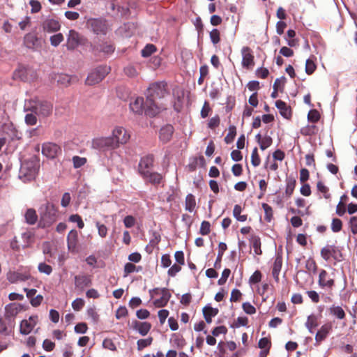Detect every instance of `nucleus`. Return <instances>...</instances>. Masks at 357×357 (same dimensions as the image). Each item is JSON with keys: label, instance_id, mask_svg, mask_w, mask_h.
Instances as JSON below:
<instances>
[{"label": "nucleus", "instance_id": "f257e3e1", "mask_svg": "<svg viewBox=\"0 0 357 357\" xmlns=\"http://www.w3.org/2000/svg\"><path fill=\"white\" fill-rule=\"evenodd\" d=\"M167 84L165 82H156L150 84L145 92L146 109L145 114L150 117L155 116L160 112V107L157 105L156 100L165 97L167 93Z\"/></svg>", "mask_w": 357, "mask_h": 357}, {"label": "nucleus", "instance_id": "f03ea898", "mask_svg": "<svg viewBox=\"0 0 357 357\" xmlns=\"http://www.w3.org/2000/svg\"><path fill=\"white\" fill-rule=\"evenodd\" d=\"M38 170L39 164L36 159L26 160L21 163L18 178L24 183L31 182L36 178Z\"/></svg>", "mask_w": 357, "mask_h": 357}, {"label": "nucleus", "instance_id": "7ed1b4c3", "mask_svg": "<svg viewBox=\"0 0 357 357\" xmlns=\"http://www.w3.org/2000/svg\"><path fill=\"white\" fill-rule=\"evenodd\" d=\"M53 106L50 102L44 100H31L24 106L25 112H31L38 117L45 118L52 112Z\"/></svg>", "mask_w": 357, "mask_h": 357}, {"label": "nucleus", "instance_id": "20e7f679", "mask_svg": "<svg viewBox=\"0 0 357 357\" xmlns=\"http://www.w3.org/2000/svg\"><path fill=\"white\" fill-rule=\"evenodd\" d=\"M39 227L46 228L51 226L57 219V208L52 204L47 202L43 204L39 209Z\"/></svg>", "mask_w": 357, "mask_h": 357}, {"label": "nucleus", "instance_id": "39448f33", "mask_svg": "<svg viewBox=\"0 0 357 357\" xmlns=\"http://www.w3.org/2000/svg\"><path fill=\"white\" fill-rule=\"evenodd\" d=\"M91 52L96 55H102L105 57L110 56L115 50L114 44L97 37L90 45Z\"/></svg>", "mask_w": 357, "mask_h": 357}, {"label": "nucleus", "instance_id": "423d86ee", "mask_svg": "<svg viewBox=\"0 0 357 357\" xmlns=\"http://www.w3.org/2000/svg\"><path fill=\"white\" fill-rule=\"evenodd\" d=\"M91 146L100 152H106L118 148L112 136L93 139Z\"/></svg>", "mask_w": 357, "mask_h": 357}, {"label": "nucleus", "instance_id": "0eeeda50", "mask_svg": "<svg viewBox=\"0 0 357 357\" xmlns=\"http://www.w3.org/2000/svg\"><path fill=\"white\" fill-rule=\"evenodd\" d=\"M110 67L107 66H99L90 72L86 79V84L88 85H94L101 82L109 73Z\"/></svg>", "mask_w": 357, "mask_h": 357}, {"label": "nucleus", "instance_id": "6e6552de", "mask_svg": "<svg viewBox=\"0 0 357 357\" xmlns=\"http://www.w3.org/2000/svg\"><path fill=\"white\" fill-rule=\"evenodd\" d=\"M144 180L145 183L151 184L155 188L160 186H164L165 178L163 175L159 172L152 170L148 171L139 175Z\"/></svg>", "mask_w": 357, "mask_h": 357}, {"label": "nucleus", "instance_id": "1a4fd4ad", "mask_svg": "<svg viewBox=\"0 0 357 357\" xmlns=\"http://www.w3.org/2000/svg\"><path fill=\"white\" fill-rule=\"evenodd\" d=\"M87 39L74 29H70L67 36L66 48L74 50L79 45H85Z\"/></svg>", "mask_w": 357, "mask_h": 357}, {"label": "nucleus", "instance_id": "9d476101", "mask_svg": "<svg viewBox=\"0 0 357 357\" xmlns=\"http://www.w3.org/2000/svg\"><path fill=\"white\" fill-rule=\"evenodd\" d=\"M155 156L152 153H148L140 158L137 166V172L140 175L144 172L152 170L154 167Z\"/></svg>", "mask_w": 357, "mask_h": 357}, {"label": "nucleus", "instance_id": "9b49d317", "mask_svg": "<svg viewBox=\"0 0 357 357\" xmlns=\"http://www.w3.org/2000/svg\"><path fill=\"white\" fill-rule=\"evenodd\" d=\"M87 24L96 35H106L107 32V24L103 19H91L87 22Z\"/></svg>", "mask_w": 357, "mask_h": 357}, {"label": "nucleus", "instance_id": "f8f14e48", "mask_svg": "<svg viewBox=\"0 0 357 357\" xmlns=\"http://www.w3.org/2000/svg\"><path fill=\"white\" fill-rule=\"evenodd\" d=\"M42 153L50 159H54L61 153L60 146L52 142H46L42 145Z\"/></svg>", "mask_w": 357, "mask_h": 357}, {"label": "nucleus", "instance_id": "ddd939ff", "mask_svg": "<svg viewBox=\"0 0 357 357\" xmlns=\"http://www.w3.org/2000/svg\"><path fill=\"white\" fill-rule=\"evenodd\" d=\"M112 137H114V141L119 147L120 144L127 143L130 136L124 128L118 126L114 129Z\"/></svg>", "mask_w": 357, "mask_h": 357}, {"label": "nucleus", "instance_id": "4468645a", "mask_svg": "<svg viewBox=\"0 0 357 357\" xmlns=\"http://www.w3.org/2000/svg\"><path fill=\"white\" fill-rule=\"evenodd\" d=\"M7 280L11 284H15L18 282H24L28 280L31 275L28 273H22L19 271H8L6 274Z\"/></svg>", "mask_w": 357, "mask_h": 357}, {"label": "nucleus", "instance_id": "2eb2a0df", "mask_svg": "<svg viewBox=\"0 0 357 357\" xmlns=\"http://www.w3.org/2000/svg\"><path fill=\"white\" fill-rule=\"evenodd\" d=\"M174 128L171 124L163 126L159 130V139L162 144L168 143L172 137Z\"/></svg>", "mask_w": 357, "mask_h": 357}, {"label": "nucleus", "instance_id": "dca6fc26", "mask_svg": "<svg viewBox=\"0 0 357 357\" xmlns=\"http://www.w3.org/2000/svg\"><path fill=\"white\" fill-rule=\"evenodd\" d=\"M130 110L136 114H142L143 112H145L146 107V102H144L142 97H137L130 102Z\"/></svg>", "mask_w": 357, "mask_h": 357}, {"label": "nucleus", "instance_id": "f3484780", "mask_svg": "<svg viewBox=\"0 0 357 357\" xmlns=\"http://www.w3.org/2000/svg\"><path fill=\"white\" fill-rule=\"evenodd\" d=\"M337 254L341 255L340 251L337 250V248L334 245H327L321 250V256L326 261H328L331 257H333L335 259H337Z\"/></svg>", "mask_w": 357, "mask_h": 357}, {"label": "nucleus", "instance_id": "a211bd4d", "mask_svg": "<svg viewBox=\"0 0 357 357\" xmlns=\"http://www.w3.org/2000/svg\"><path fill=\"white\" fill-rule=\"evenodd\" d=\"M334 280L330 278L326 271L322 269L319 272L318 284L321 288L332 289L334 286Z\"/></svg>", "mask_w": 357, "mask_h": 357}, {"label": "nucleus", "instance_id": "6ab92c4d", "mask_svg": "<svg viewBox=\"0 0 357 357\" xmlns=\"http://www.w3.org/2000/svg\"><path fill=\"white\" fill-rule=\"evenodd\" d=\"M242 54V66L243 68H250V66L254 65V56L252 54V50L249 47H243L241 49Z\"/></svg>", "mask_w": 357, "mask_h": 357}, {"label": "nucleus", "instance_id": "aec40b11", "mask_svg": "<svg viewBox=\"0 0 357 357\" xmlns=\"http://www.w3.org/2000/svg\"><path fill=\"white\" fill-rule=\"evenodd\" d=\"M74 283L75 288L83 290L85 287L91 286L92 281L89 275L82 274L74 277Z\"/></svg>", "mask_w": 357, "mask_h": 357}, {"label": "nucleus", "instance_id": "412c9836", "mask_svg": "<svg viewBox=\"0 0 357 357\" xmlns=\"http://www.w3.org/2000/svg\"><path fill=\"white\" fill-rule=\"evenodd\" d=\"M61 28V24L57 20L47 19L43 23V29L45 32L54 33L58 31Z\"/></svg>", "mask_w": 357, "mask_h": 357}, {"label": "nucleus", "instance_id": "4be33fe9", "mask_svg": "<svg viewBox=\"0 0 357 357\" xmlns=\"http://www.w3.org/2000/svg\"><path fill=\"white\" fill-rule=\"evenodd\" d=\"M332 331V324L327 323L321 326L320 329L317 331L315 335V341L317 344H319L324 341Z\"/></svg>", "mask_w": 357, "mask_h": 357}, {"label": "nucleus", "instance_id": "5701e85b", "mask_svg": "<svg viewBox=\"0 0 357 357\" xmlns=\"http://www.w3.org/2000/svg\"><path fill=\"white\" fill-rule=\"evenodd\" d=\"M275 107L279 109L280 115L286 119H289L291 116V108L287 105V103L281 100H278L275 102Z\"/></svg>", "mask_w": 357, "mask_h": 357}, {"label": "nucleus", "instance_id": "b1692460", "mask_svg": "<svg viewBox=\"0 0 357 357\" xmlns=\"http://www.w3.org/2000/svg\"><path fill=\"white\" fill-rule=\"evenodd\" d=\"M132 327L134 329L137 330L141 335L145 336L151 330V324L147 321L139 322L135 321L132 322Z\"/></svg>", "mask_w": 357, "mask_h": 357}, {"label": "nucleus", "instance_id": "393cba45", "mask_svg": "<svg viewBox=\"0 0 357 357\" xmlns=\"http://www.w3.org/2000/svg\"><path fill=\"white\" fill-rule=\"evenodd\" d=\"M218 309L214 308L209 305L205 306L203 308V315L205 321L207 324H211L212 321V317H215L218 314Z\"/></svg>", "mask_w": 357, "mask_h": 357}, {"label": "nucleus", "instance_id": "a878e982", "mask_svg": "<svg viewBox=\"0 0 357 357\" xmlns=\"http://www.w3.org/2000/svg\"><path fill=\"white\" fill-rule=\"evenodd\" d=\"M285 181L286 189L284 193L287 197H290L292 195L294 190L295 189L296 181L293 176L290 175L287 176Z\"/></svg>", "mask_w": 357, "mask_h": 357}, {"label": "nucleus", "instance_id": "bb28decb", "mask_svg": "<svg viewBox=\"0 0 357 357\" xmlns=\"http://www.w3.org/2000/svg\"><path fill=\"white\" fill-rule=\"evenodd\" d=\"M282 257L280 256L276 257L272 268V275L277 282H279V275L282 268Z\"/></svg>", "mask_w": 357, "mask_h": 357}, {"label": "nucleus", "instance_id": "cd10ccee", "mask_svg": "<svg viewBox=\"0 0 357 357\" xmlns=\"http://www.w3.org/2000/svg\"><path fill=\"white\" fill-rule=\"evenodd\" d=\"M6 135H8L11 141L20 140L22 139V135L19 132L13 124L6 126Z\"/></svg>", "mask_w": 357, "mask_h": 357}, {"label": "nucleus", "instance_id": "c85d7f7f", "mask_svg": "<svg viewBox=\"0 0 357 357\" xmlns=\"http://www.w3.org/2000/svg\"><path fill=\"white\" fill-rule=\"evenodd\" d=\"M78 238L77 231L75 229H72L68 234L67 243L68 248L69 250L75 249L77 245Z\"/></svg>", "mask_w": 357, "mask_h": 357}, {"label": "nucleus", "instance_id": "c756f323", "mask_svg": "<svg viewBox=\"0 0 357 357\" xmlns=\"http://www.w3.org/2000/svg\"><path fill=\"white\" fill-rule=\"evenodd\" d=\"M38 43V38L33 33H27L24 37V44L29 49H33Z\"/></svg>", "mask_w": 357, "mask_h": 357}, {"label": "nucleus", "instance_id": "7c9ffc66", "mask_svg": "<svg viewBox=\"0 0 357 357\" xmlns=\"http://www.w3.org/2000/svg\"><path fill=\"white\" fill-rule=\"evenodd\" d=\"M25 221L28 225H33L38 220L36 211L33 208H28L24 214Z\"/></svg>", "mask_w": 357, "mask_h": 357}, {"label": "nucleus", "instance_id": "2f4dec72", "mask_svg": "<svg viewBox=\"0 0 357 357\" xmlns=\"http://www.w3.org/2000/svg\"><path fill=\"white\" fill-rule=\"evenodd\" d=\"M227 249V244L223 242H220L218 245V253L216 257V260L214 263V267L215 268H220L221 267V260L225 251Z\"/></svg>", "mask_w": 357, "mask_h": 357}, {"label": "nucleus", "instance_id": "473e14b6", "mask_svg": "<svg viewBox=\"0 0 357 357\" xmlns=\"http://www.w3.org/2000/svg\"><path fill=\"white\" fill-rule=\"evenodd\" d=\"M34 327V323L29 322L28 320L24 319L20 323V333L22 335H28L32 331Z\"/></svg>", "mask_w": 357, "mask_h": 357}, {"label": "nucleus", "instance_id": "72a5a7b5", "mask_svg": "<svg viewBox=\"0 0 357 357\" xmlns=\"http://www.w3.org/2000/svg\"><path fill=\"white\" fill-rule=\"evenodd\" d=\"M13 78L15 80L26 81L27 76L26 68L24 66H20L17 68L13 74Z\"/></svg>", "mask_w": 357, "mask_h": 357}, {"label": "nucleus", "instance_id": "f704fd0d", "mask_svg": "<svg viewBox=\"0 0 357 357\" xmlns=\"http://www.w3.org/2000/svg\"><path fill=\"white\" fill-rule=\"evenodd\" d=\"M329 312L333 316L337 317L339 319H343L345 317V312L342 307L339 305H333L329 308Z\"/></svg>", "mask_w": 357, "mask_h": 357}, {"label": "nucleus", "instance_id": "c9c22d12", "mask_svg": "<svg viewBox=\"0 0 357 357\" xmlns=\"http://www.w3.org/2000/svg\"><path fill=\"white\" fill-rule=\"evenodd\" d=\"M251 245L253 248L255 254L260 255L262 253L261 250V239L259 236L252 235L250 238Z\"/></svg>", "mask_w": 357, "mask_h": 357}, {"label": "nucleus", "instance_id": "e433bc0d", "mask_svg": "<svg viewBox=\"0 0 357 357\" xmlns=\"http://www.w3.org/2000/svg\"><path fill=\"white\" fill-rule=\"evenodd\" d=\"M305 326L310 333H313V328H316L318 326L317 316L314 315V314H311L310 315H309L307 317Z\"/></svg>", "mask_w": 357, "mask_h": 357}, {"label": "nucleus", "instance_id": "4c0bfd02", "mask_svg": "<svg viewBox=\"0 0 357 357\" xmlns=\"http://www.w3.org/2000/svg\"><path fill=\"white\" fill-rule=\"evenodd\" d=\"M20 304L10 303L6 305L5 310L7 316L14 317L20 311Z\"/></svg>", "mask_w": 357, "mask_h": 357}, {"label": "nucleus", "instance_id": "58836bf2", "mask_svg": "<svg viewBox=\"0 0 357 357\" xmlns=\"http://www.w3.org/2000/svg\"><path fill=\"white\" fill-rule=\"evenodd\" d=\"M196 206L195 197L192 194H188L185 197V208L189 212H192Z\"/></svg>", "mask_w": 357, "mask_h": 357}, {"label": "nucleus", "instance_id": "ea45409f", "mask_svg": "<svg viewBox=\"0 0 357 357\" xmlns=\"http://www.w3.org/2000/svg\"><path fill=\"white\" fill-rule=\"evenodd\" d=\"M170 341L178 348H182L185 344V340L183 336L178 333H173Z\"/></svg>", "mask_w": 357, "mask_h": 357}, {"label": "nucleus", "instance_id": "a19ab883", "mask_svg": "<svg viewBox=\"0 0 357 357\" xmlns=\"http://www.w3.org/2000/svg\"><path fill=\"white\" fill-rule=\"evenodd\" d=\"M157 51V48L155 45L153 44H147L146 46L142 50L141 54L142 57L147 58L150 56L152 54Z\"/></svg>", "mask_w": 357, "mask_h": 357}, {"label": "nucleus", "instance_id": "79ce46f5", "mask_svg": "<svg viewBox=\"0 0 357 357\" xmlns=\"http://www.w3.org/2000/svg\"><path fill=\"white\" fill-rule=\"evenodd\" d=\"M242 208L240 205L236 204L234 207L233 215L239 222H245L247 220V215H241Z\"/></svg>", "mask_w": 357, "mask_h": 357}, {"label": "nucleus", "instance_id": "37998d69", "mask_svg": "<svg viewBox=\"0 0 357 357\" xmlns=\"http://www.w3.org/2000/svg\"><path fill=\"white\" fill-rule=\"evenodd\" d=\"M236 135V128L235 126L231 125L229 126V132L225 137L226 144H230L233 142Z\"/></svg>", "mask_w": 357, "mask_h": 357}, {"label": "nucleus", "instance_id": "c03bdc74", "mask_svg": "<svg viewBox=\"0 0 357 357\" xmlns=\"http://www.w3.org/2000/svg\"><path fill=\"white\" fill-rule=\"evenodd\" d=\"M261 206L265 213L264 219L266 222H270L273 218L272 207L266 203H263Z\"/></svg>", "mask_w": 357, "mask_h": 357}, {"label": "nucleus", "instance_id": "a18cd8bd", "mask_svg": "<svg viewBox=\"0 0 357 357\" xmlns=\"http://www.w3.org/2000/svg\"><path fill=\"white\" fill-rule=\"evenodd\" d=\"M64 37L61 33L52 35L50 38V44L53 47H57L63 40Z\"/></svg>", "mask_w": 357, "mask_h": 357}, {"label": "nucleus", "instance_id": "49530a36", "mask_svg": "<svg viewBox=\"0 0 357 357\" xmlns=\"http://www.w3.org/2000/svg\"><path fill=\"white\" fill-rule=\"evenodd\" d=\"M320 119L319 112L317 109H310L307 114V120L312 123H317Z\"/></svg>", "mask_w": 357, "mask_h": 357}, {"label": "nucleus", "instance_id": "de8ad7c7", "mask_svg": "<svg viewBox=\"0 0 357 357\" xmlns=\"http://www.w3.org/2000/svg\"><path fill=\"white\" fill-rule=\"evenodd\" d=\"M273 143V139L268 135H266L263 137L261 142L259 144L260 149L264 151L271 146Z\"/></svg>", "mask_w": 357, "mask_h": 357}, {"label": "nucleus", "instance_id": "09e8293b", "mask_svg": "<svg viewBox=\"0 0 357 357\" xmlns=\"http://www.w3.org/2000/svg\"><path fill=\"white\" fill-rule=\"evenodd\" d=\"M261 159L258 154V149L255 147L251 154V163L254 167H257L260 165Z\"/></svg>", "mask_w": 357, "mask_h": 357}, {"label": "nucleus", "instance_id": "8fccbe9b", "mask_svg": "<svg viewBox=\"0 0 357 357\" xmlns=\"http://www.w3.org/2000/svg\"><path fill=\"white\" fill-rule=\"evenodd\" d=\"M317 188L320 192L323 193L325 199H329L331 197V195L328 192V188L326 186L322 181H319L317 183Z\"/></svg>", "mask_w": 357, "mask_h": 357}, {"label": "nucleus", "instance_id": "3c124183", "mask_svg": "<svg viewBox=\"0 0 357 357\" xmlns=\"http://www.w3.org/2000/svg\"><path fill=\"white\" fill-rule=\"evenodd\" d=\"M220 31L217 29H213L210 31V33H209L210 39H211V43L213 45H216L220 42Z\"/></svg>", "mask_w": 357, "mask_h": 357}, {"label": "nucleus", "instance_id": "603ef678", "mask_svg": "<svg viewBox=\"0 0 357 357\" xmlns=\"http://www.w3.org/2000/svg\"><path fill=\"white\" fill-rule=\"evenodd\" d=\"M72 160L73 162V167L75 169L80 168L86 162V159L85 158L79 157L77 155L73 156Z\"/></svg>", "mask_w": 357, "mask_h": 357}, {"label": "nucleus", "instance_id": "864d4df0", "mask_svg": "<svg viewBox=\"0 0 357 357\" xmlns=\"http://www.w3.org/2000/svg\"><path fill=\"white\" fill-rule=\"evenodd\" d=\"M38 271L50 275L52 272L51 266L45 264V262L40 263L38 266Z\"/></svg>", "mask_w": 357, "mask_h": 357}, {"label": "nucleus", "instance_id": "5fc2aeb1", "mask_svg": "<svg viewBox=\"0 0 357 357\" xmlns=\"http://www.w3.org/2000/svg\"><path fill=\"white\" fill-rule=\"evenodd\" d=\"M36 114L33 112H30V113L26 114L25 116V123L28 126H34L37 123Z\"/></svg>", "mask_w": 357, "mask_h": 357}, {"label": "nucleus", "instance_id": "6e6d98bb", "mask_svg": "<svg viewBox=\"0 0 357 357\" xmlns=\"http://www.w3.org/2000/svg\"><path fill=\"white\" fill-rule=\"evenodd\" d=\"M152 341H153V338L151 337H148L146 339L139 340L137 342V349L142 350V349H144L145 347L151 345L152 343Z\"/></svg>", "mask_w": 357, "mask_h": 357}, {"label": "nucleus", "instance_id": "4d7b16f0", "mask_svg": "<svg viewBox=\"0 0 357 357\" xmlns=\"http://www.w3.org/2000/svg\"><path fill=\"white\" fill-rule=\"evenodd\" d=\"M69 221L71 222H76L77 224L78 228L79 229H82L84 227V223L82 221L81 216L78 214H73L70 215Z\"/></svg>", "mask_w": 357, "mask_h": 357}, {"label": "nucleus", "instance_id": "13d9d810", "mask_svg": "<svg viewBox=\"0 0 357 357\" xmlns=\"http://www.w3.org/2000/svg\"><path fill=\"white\" fill-rule=\"evenodd\" d=\"M342 227V222L340 219L333 218L331 223V229L333 232H339Z\"/></svg>", "mask_w": 357, "mask_h": 357}, {"label": "nucleus", "instance_id": "bf43d9fd", "mask_svg": "<svg viewBox=\"0 0 357 357\" xmlns=\"http://www.w3.org/2000/svg\"><path fill=\"white\" fill-rule=\"evenodd\" d=\"M316 70V65L310 59H307L305 63V73L312 75Z\"/></svg>", "mask_w": 357, "mask_h": 357}, {"label": "nucleus", "instance_id": "052dcab7", "mask_svg": "<svg viewBox=\"0 0 357 357\" xmlns=\"http://www.w3.org/2000/svg\"><path fill=\"white\" fill-rule=\"evenodd\" d=\"M258 346L261 349L270 350L271 346V340L268 337H262L259 340Z\"/></svg>", "mask_w": 357, "mask_h": 357}, {"label": "nucleus", "instance_id": "680f3d73", "mask_svg": "<svg viewBox=\"0 0 357 357\" xmlns=\"http://www.w3.org/2000/svg\"><path fill=\"white\" fill-rule=\"evenodd\" d=\"M211 224L208 221H203L201 224L199 232L202 235H207L211 231Z\"/></svg>", "mask_w": 357, "mask_h": 357}, {"label": "nucleus", "instance_id": "e2e57ef3", "mask_svg": "<svg viewBox=\"0 0 357 357\" xmlns=\"http://www.w3.org/2000/svg\"><path fill=\"white\" fill-rule=\"evenodd\" d=\"M230 273H231L230 269L225 268L222 273L221 278L218 281V285L225 284L226 283Z\"/></svg>", "mask_w": 357, "mask_h": 357}, {"label": "nucleus", "instance_id": "0e129e2a", "mask_svg": "<svg viewBox=\"0 0 357 357\" xmlns=\"http://www.w3.org/2000/svg\"><path fill=\"white\" fill-rule=\"evenodd\" d=\"M87 329H88L87 325L86 323H84V322L77 324L74 328L75 332L78 334L86 333L87 331Z\"/></svg>", "mask_w": 357, "mask_h": 357}, {"label": "nucleus", "instance_id": "69168bd1", "mask_svg": "<svg viewBox=\"0 0 357 357\" xmlns=\"http://www.w3.org/2000/svg\"><path fill=\"white\" fill-rule=\"evenodd\" d=\"M227 333V328L225 326H219L215 327L212 331V335L218 337L220 334H226Z\"/></svg>", "mask_w": 357, "mask_h": 357}, {"label": "nucleus", "instance_id": "338daca9", "mask_svg": "<svg viewBox=\"0 0 357 357\" xmlns=\"http://www.w3.org/2000/svg\"><path fill=\"white\" fill-rule=\"evenodd\" d=\"M242 307L243 311L248 314H253L256 312V308L249 302L243 303Z\"/></svg>", "mask_w": 357, "mask_h": 357}, {"label": "nucleus", "instance_id": "774afa93", "mask_svg": "<svg viewBox=\"0 0 357 357\" xmlns=\"http://www.w3.org/2000/svg\"><path fill=\"white\" fill-rule=\"evenodd\" d=\"M84 301L81 298H77L72 303V307L75 311L80 310L84 305Z\"/></svg>", "mask_w": 357, "mask_h": 357}]
</instances>
